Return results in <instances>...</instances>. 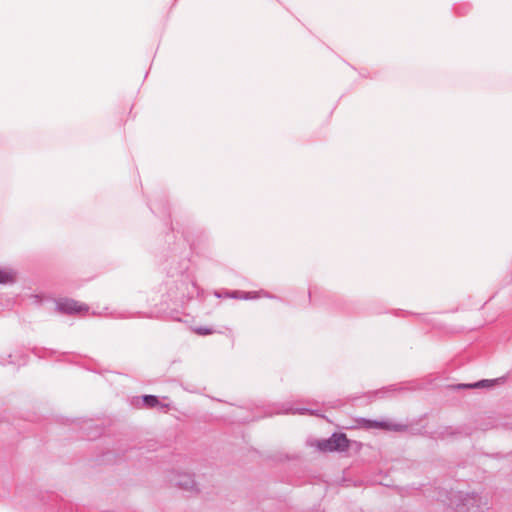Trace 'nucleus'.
<instances>
[{
    "label": "nucleus",
    "instance_id": "nucleus-1",
    "mask_svg": "<svg viewBox=\"0 0 512 512\" xmlns=\"http://www.w3.org/2000/svg\"><path fill=\"white\" fill-rule=\"evenodd\" d=\"M456 512H483L481 499L476 495L456 494L451 499Z\"/></svg>",
    "mask_w": 512,
    "mask_h": 512
},
{
    "label": "nucleus",
    "instance_id": "nucleus-2",
    "mask_svg": "<svg viewBox=\"0 0 512 512\" xmlns=\"http://www.w3.org/2000/svg\"><path fill=\"white\" fill-rule=\"evenodd\" d=\"M348 446V440L344 434H333L328 440L318 443V448L322 451L344 450Z\"/></svg>",
    "mask_w": 512,
    "mask_h": 512
},
{
    "label": "nucleus",
    "instance_id": "nucleus-3",
    "mask_svg": "<svg viewBox=\"0 0 512 512\" xmlns=\"http://www.w3.org/2000/svg\"><path fill=\"white\" fill-rule=\"evenodd\" d=\"M57 307H58L59 311L64 312V313H69V314H73V313L80 314V313L86 312L88 310V308L84 304H81V303H79L75 300H71V299L60 300L57 303Z\"/></svg>",
    "mask_w": 512,
    "mask_h": 512
},
{
    "label": "nucleus",
    "instance_id": "nucleus-4",
    "mask_svg": "<svg viewBox=\"0 0 512 512\" xmlns=\"http://www.w3.org/2000/svg\"><path fill=\"white\" fill-rule=\"evenodd\" d=\"M175 483L186 490L194 488V480L190 474L179 476V479L175 480Z\"/></svg>",
    "mask_w": 512,
    "mask_h": 512
},
{
    "label": "nucleus",
    "instance_id": "nucleus-5",
    "mask_svg": "<svg viewBox=\"0 0 512 512\" xmlns=\"http://www.w3.org/2000/svg\"><path fill=\"white\" fill-rule=\"evenodd\" d=\"M15 273L11 270H0V284L13 282Z\"/></svg>",
    "mask_w": 512,
    "mask_h": 512
},
{
    "label": "nucleus",
    "instance_id": "nucleus-6",
    "mask_svg": "<svg viewBox=\"0 0 512 512\" xmlns=\"http://www.w3.org/2000/svg\"><path fill=\"white\" fill-rule=\"evenodd\" d=\"M143 402L146 406L153 407L158 403V399L152 395H146L143 397Z\"/></svg>",
    "mask_w": 512,
    "mask_h": 512
},
{
    "label": "nucleus",
    "instance_id": "nucleus-7",
    "mask_svg": "<svg viewBox=\"0 0 512 512\" xmlns=\"http://www.w3.org/2000/svg\"><path fill=\"white\" fill-rule=\"evenodd\" d=\"M231 297L242 298V299H250V298H254L255 296H252L251 293L235 291V292L232 293Z\"/></svg>",
    "mask_w": 512,
    "mask_h": 512
},
{
    "label": "nucleus",
    "instance_id": "nucleus-8",
    "mask_svg": "<svg viewBox=\"0 0 512 512\" xmlns=\"http://www.w3.org/2000/svg\"><path fill=\"white\" fill-rule=\"evenodd\" d=\"M196 332H197L198 334H201V335H206V334L211 333V331H210V330H208V329H204V328H197V329H196Z\"/></svg>",
    "mask_w": 512,
    "mask_h": 512
},
{
    "label": "nucleus",
    "instance_id": "nucleus-9",
    "mask_svg": "<svg viewBox=\"0 0 512 512\" xmlns=\"http://www.w3.org/2000/svg\"><path fill=\"white\" fill-rule=\"evenodd\" d=\"M487 382L488 381H481V382H478L476 384L469 385V387H484Z\"/></svg>",
    "mask_w": 512,
    "mask_h": 512
},
{
    "label": "nucleus",
    "instance_id": "nucleus-10",
    "mask_svg": "<svg viewBox=\"0 0 512 512\" xmlns=\"http://www.w3.org/2000/svg\"><path fill=\"white\" fill-rule=\"evenodd\" d=\"M484 506H487V503H484V505H482V509L484 510Z\"/></svg>",
    "mask_w": 512,
    "mask_h": 512
}]
</instances>
